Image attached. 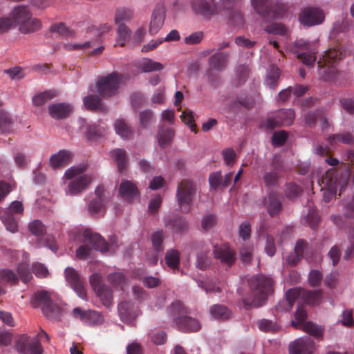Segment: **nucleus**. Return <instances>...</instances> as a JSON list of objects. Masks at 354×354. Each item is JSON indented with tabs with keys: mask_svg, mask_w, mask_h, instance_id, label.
I'll return each instance as SVG.
<instances>
[{
	"mask_svg": "<svg viewBox=\"0 0 354 354\" xmlns=\"http://www.w3.org/2000/svg\"><path fill=\"white\" fill-rule=\"evenodd\" d=\"M265 31L279 35H285L287 33V28L280 23H273L265 28Z\"/></svg>",
	"mask_w": 354,
	"mask_h": 354,
	"instance_id": "obj_64",
	"label": "nucleus"
},
{
	"mask_svg": "<svg viewBox=\"0 0 354 354\" xmlns=\"http://www.w3.org/2000/svg\"><path fill=\"white\" fill-rule=\"evenodd\" d=\"M95 198L88 204V209L91 214H97L104 209L106 203L109 201L103 186H97L95 190Z\"/></svg>",
	"mask_w": 354,
	"mask_h": 354,
	"instance_id": "obj_18",
	"label": "nucleus"
},
{
	"mask_svg": "<svg viewBox=\"0 0 354 354\" xmlns=\"http://www.w3.org/2000/svg\"><path fill=\"white\" fill-rule=\"evenodd\" d=\"M258 326L263 332H275L279 328L275 322L266 319L259 320L258 322Z\"/></svg>",
	"mask_w": 354,
	"mask_h": 354,
	"instance_id": "obj_62",
	"label": "nucleus"
},
{
	"mask_svg": "<svg viewBox=\"0 0 354 354\" xmlns=\"http://www.w3.org/2000/svg\"><path fill=\"white\" fill-rule=\"evenodd\" d=\"M322 290H307L302 289L301 299L305 303L310 305H318L322 298Z\"/></svg>",
	"mask_w": 354,
	"mask_h": 354,
	"instance_id": "obj_36",
	"label": "nucleus"
},
{
	"mask_svg": "<svg viewBox=\"0 0 354 354\" xmlns=\"http://www.w3.org/2000/svg\"><path fill=\"white\" fill-rule=\"evenodd\" d=\"M280 175L278 171L272 170L263 174V180L266 187H274L277 185Z\"/></svg>",
	"mask_w": 354,
	"mask_h": 354,
	"instance_id": "obj_57",
	"label": "nucleus"
},
{
	"mask_svg": "<svg viewBox=\"0 0 354 354\" xmlns=\"http://www.w3.org/2000/svg\"><path fill=\"white\" fill-rule=\"evenodd\" d=\"M154 121L153 113L151 110L142 111L139 114V123L142 128H147Z\"/></svg>",
	"mask_w": 354,
	"mask_h": 354,
	"instance_id": "obj_54",
	"label": "nucleus"
},
{
	"mask_svg": "<svg viewBox=\"0 0 354 354\" xmlns=\"http://www.w3.org/2000/svg\"><path fill=\"white\" fill-rule=\"evenodd\" d=\"M210 314L214 319L225 320L230 317V311L223 305L215 304L210 308Z\"/></svg>",
	"mask_w": 354,
	"mask_h": 354,
	"instance_id": "obj_45",
	"label": "nucleus"
},
{
	"mask_svg": "<svg viewBox=\"0 0 354 354\" xmlns=\"http://www.w3.org/2000/svg\"><path fill=\"white\" fill-rule=\"evenodd\" d=\"M336 171L328 170L322 178V183L327 187L328 192L332 195H335L339 187V183Z\"/></svg>",
	"mask_w": 354,
	"mask_h": 354,
	"instance_id": "obj_32",
	"label": "nucleus"
},
{
	"mask_svg": "<svg viewBox=\"0 0 354 354\" xmlns=\"http://www.w3.org/2000/svg\"><path fill=\"white\" fill-rule=\"evenodd\" d=\"M104 317L100 313L95 310H88L84 323L89 325H100L104 322Z\"/></svg>",
	"mask_w": 354,
	"mask_h": 354,
	"instance_id": "obj_58",
	"label": "nucleus"
},
{
	"mask_svg": "<svg viewBox=\"0 0 354 354\" xmlns=\"http://www.w3.org/2000/svg\"><path fill=\"white\" fill-rule=\"evenodd\" d=\"M56 95V93L53 91H47L42 92L32 98V103L35 106H41L47 101L53 98Z\"/></svg>",
	"mask_w": 354,
	"mask_h": 354,
	"instance_id": "obj_56",
	"label": "nucleus"
},
{
	"mask_svg": "<svg viewBox=\"0 0 354 354\" xmlns=\"http://www.w3.org/2000/svg\"><path fill=\"white\" fill-rule=\"evenodd\" d=\"M110 153L112 158L118 165V171L120 172L124 171L127 165V159L125 151L122 149H116L111 151Z\"/></svg>",
	"mask_w": 354,
	"mask_h": 354,
	"instance_id": "obj_40",
	"label": "nucleus"
},
{
	"mask_svg": "<svg viewBox=\"0 0 354 354\" xmlns=\"http://www.w3.org/2000/svg\"><path fill=\"white\" fill-rule=\"evenodd\" d=\"M51 32H56L64 37H73L75 32L73 30L66 26L63 23H57L52 25L50 28Z\"/></svg>",
	"mask_w": 354,
	"mask_h": 354,
	"instance_id": "obj_53",
	"label": "nucleus"
},
{
	"mask_svg": "<svg viewBox=\"0 0 354 354\" xmlns=\"http://www.w3.org/2000/svg\"><path fill=\"white\" fill-rule=\"evenodd\" d=\"M251 3L256 12L265 19L281 18L287 10L284 3L272 0H251Z\"/></svg>",
	"mask_w": 354,
	"mask_h": 354,
	"instance_id": "obj_5",
	"label": "nucleus"
},
{
	"mask_svg": "<svg viewBox=\"0 0 354 354\" xmlns=\"http://www.w3.org/2000/svg\"><path fill=\"white\" fill-rule=\"evenodd\" d=\"M42 24L40 19L33 17L32 14L30 18L20 26L19 32L22 34H30L39 30Z\"/></svg>",
	"mask_w": 354,
	"mask_h": 354,
	"instance_id": "obj_34",
	"label": "nucleus"
},
{
	"mask_svg": "<svg viewBox=\"0 0 354 354\" xmlns=\"http://www.w3.org/2000/svg\"><path fill=\"white\" fill-rule=\"evenodd\" d=\"M180 118L182 121L187 124L192 131H196V124L194 122V113L190 110L183 111Z\"/></svg>",
	"mask_w": 354,
	"mask_h": 354,
	"instance_id": "obj_61",
	"label": "nucleus"
},
{
	"mask_svg": "<svg viewBox=\"0 0 354 354\" xmlns=\"http://www.w3.org/2000/svg\"><path fill=\"white\" fill-rule=\"evenodd\" d=\"M165 227L174 234L182 235L189 230L187 219L178 214H167L163 217Z\"/></svg>",
	"mask_w": 354,
	"mask_h": 354,
	"instance_id": "obj_13",
	"label": "nucleus"
},
{
	"mask_svg": "<svg viewBox=\"0 0 354 354\" xmlns=\"http://www.w3.org/2000/svg\"><path fill=\"white\" fill-rule=\"evenodd\" d=\"M165 234L162 230L155 232L151 235V241L153 250L158 252H162V242L164 240Z\"/></svg>",
	"mask_w": 354,
	"mask_h": 354,
	"instance_id": "obj_59",
	"label": "nucleus"
},
{
	"mask_svg": "<svg viewBox=\"0 0 354 354\" xmlns=\"http://www.w3.org/2000/svg\"><path fill=\"white\" fill-rule=\"evenodd\" d=\"M73 111V106L67 103H56L48 106L49 115L54 119L60 120L69 116Z\"/></svg>",
	"mask_w": 354,
	"mask_h": 354,
	"instance_id": "obj_23",
	"label": "nucleus"
},
{
	"mask_svg": "<svg viewBox=\"0 0 354 354\" xmlns=\"http://www.w3.org/2000/svg\"><path fill=\"white\" fill-rule=\"evenodd\" d=\"M349 24L347 19L342 17L340 20H337L333 26L330 30L329 38L330 39L336 40L341 33H345L348 30Z\"/></svg>",
	"mask_w": 354,
	"mask_h": 354,
	"instance_id": "obj_38",
	"label": "nucleus"
},
{
	"mask_svg": "<svg viewBox=\"0 0 354 354\" xmlns=\"http://www.w3.org/2000/svg\"><path fill=\"white\" fill-rule=\"evenodd\" d=\"M223 9L228 11L231 21L236 26H241L243 24V18L241 12L236 7L239 0H221Z\"/></svg>",
	"mask_w": 354,
	"mask_h": 354,
	"instance_id": "obj_22",
	"label": "nucleus"
},
{
	"mask_svg": "<svg viewBox=\"0 0 354 354\" xmlns=\"http://www.w3.org/2000/svg\"><path fill=\"white\" fill-rule=\"evenodd\" d=\"M192 7L194 12L206 17L221 12V8L214 3V0H192Z\"/></svg>",
	"mask_w": 354,
	"mask_h": 354,
	"instance_id": "obj_17",
	"label": "nucleus"
},
{
	"mask_svg": "<svg viewBox=\"0 0 354 354\" xmlns=\"http://www.w3.org/2000/svg\"><path fill=\"white\" fill-rule=\"evenodd\" d=\"M15 120L12 116L4 110H0V132L10 133L13 131Z\"/></svg>",
	"mask_w": 354,
	"mask_h": 354,
	"instance_id": "obj_33",
	"label": "nucleus"
},
{
	"mask_svg": "<svg viewBox=\"0 0 354 354\" xmlns=\"http://www.w3.org/2000/svg\"><path fill=\"white\" fill-rule=\"evenodd\" d=\"M319 73L325 81L335 82L338 80L341 73L336 68L335 64H324L319 67Z\"/></svg>",
	"mask_w": 354,
	"mask_h": 354,
	"instance_id": "obj_31",
	"label": "nucleus"
},
{
	"mask_svg": "<svg viewBox=\"0 0 354 354\" xmlns=\"http://www.w3.org/2000/svg\"><path fill=\"white\" fill-rule=\"evenodd\" d=\"M274 281L272 278L257 274L248 279L250 293L242 298L245 308L259 307L267 299L269 294L273 292Z\"/></svg>",
	"mask_w": 354,
	"mask_h": 354,
	"instance_id": "obj_1",
	"label": "nucleus"
},
{
	"mask_svg": "<svg viewBox=\"0 0 354 354\" xmlns=\"http://www.w3.org/2000/svg\"><path fill=\"white\" fill-rule=\"evenodd\" d=\"M342 57V52L339 46L333 48H329L324 52L323 56L319 59L317 62L318 67L324 64H335L337 61L340 60Z\"/></svg>",
	"mask_w": 354,
	"mask_h": 354,
	"instance_id": "obj_27",
	"label": "nucleus"
},
{
	"mask_svg": "<svg viewBox=\"0 0 354 354\" xmlns=\"http://www.w3.org/2000/svg\"><path fill=\"white\" fill-rule=\"evenodd\" d=\"M138 68L142 72L149 73L161 71L163 69V66L161 63L153 61L151 59L144 58L138 62Z\"/></svg>",
	"mask_w": 354,
	"mask_h": 354,
	"instance_id": "obj_37",
	"label": "nucleus"
},
{
	"mask_svg": "<svg viewBox=\"0 0 354 354\" xmlns=\"http://www.w3.org/2000/svg\"><path fill=\"white\" fill-rule=\"evenodd\" d=\"M189 310L179 301L171 305L170 314L174 326L182 332H196L201 329V325L196 318L189 316Z\"/></svg>",
	"mask_w": 354,
	"mask_h": 354,
	"instance_id": "obj_2",
	"label": "nucleus"
},
{
	"mask_svg": "<svg viewBox=\"0 0 354 354\" xmlns=\"http://www.w3.org/2000/svg\"><path fill=\"white\" fill-rule=\"evenodd\" d=\"M108 279L113 286L122 289L127 283V278L122 272L111 273L108 276Z\"/></svg>",
	"mask_w": 354,
	"mask_h": 354,
	"instance_id": "obj_60",
	"label": "nucleus"
},
{
	"mask_svg": "<svg viewBox=\"0 0 354 354\" xmlns=\"http://www.w3.org/2000/svg\"><path fill=\"white\" fill-rule=\"evenodd\" d=\"M254 104V100L248 95L242 94L236 96V100L233 101L230 105V109L233 113L239 109V106H241L246 109H251Z\"/></svg>",
	"mask_w": 354,
	"mask_h": 354,
	"instance_id": "obj_35",
	"label": "nucleus"
},
{
	"mask_svg": "<svg viewBox=\"0 0 354 354\" xmlns=\"http://www.w3.org/2000/svg\"><path fill=\"white\" fill-rule=\"evenodd\" d=\"M0 279L10 285H16L19 281L17 274L12 270L3 269L0 271Z\"/></svg>",
	"mask_w": 354,
	"mask_h": 354,
	"instance_id": "obj_52",
	"label": "nucleus"
},
{
	"mask_svg": "<svg viewBox=\"0 0 354 354\" xmlns=\"http://www.w3.org/2000/svg\"><path fill=\"white\" fill-rule=\"evenodd\" d=\"M0 218L8 231L12 233L17 232L18 223L14 215L3 214L1 215Z\"/></svg>",
	"mask_w": 354,
	"mask_h": 354,
	"instance_id": "obj_50",
	"label": "nucleus"
},
{
	"mask_svg": "<svg viewBox=\"0 0 354 354\" xmlns=\"http://www.w3.org/2000/svg\"><path fill=\"white\" fill-rule=\"evenodd\" d=\"M266 204L267 205L268 213L271 216L279 214L282 208L280 196L274 192L268 194Z\"/></svg>",
	"mask_w": 354,
	"mask_h": 354,
	"instance_id": "obj_29",
	"label": "nucleus"
},
{
	"mask_svg": "<svg viewBox=\"0 0 354 354\" xmlns=\"http://www.w3.org/2000/svg\"><path fill=\"white\" fill-rule=\"evenodd\" d=\"M118 311L121 320L126 323L131 322L136 317L134 304L130 301L120 302Z\"/></svg>",
	"mask_w": 354,
	"mask_h": 354,
	"instance_id": "obj_26",
	"label": "nucleus"
},
{
	"mask_svg": "<svg viewBox=\"0 0 354 354\" xmlns=\"http://www.w3.org/2000/svg\"><path fill=\"white\" fill-rule=\"evenodd\" d=\"M15 348L20 354H42L43 348L37 338L32 339L26 334L21 335L15 342Z\"/></svg>",
	"mask_w": 354,
	"mask_h": 354,
	"instance_id": "obj_10",
	"label": "nucleus"
},
{
	"mask_svg": "<svg viewBox=\"0 0 354 354\" xmlns=\"http://www.w3.org/2000/svg\"><path fill=\"white\" fill-rule=\"evenodd\" d=\"M65 278L70 286L74 290L77 295L85 299L86 298V292L84 288V281L80 277L76 270L72 268L65 269Z\"/></svg>",
	"mask_w": 354,
	"mask_h": 354,
	"instance_id": "obj_16",
	"label": "nucleus"
},
{
	"mask_svg": "<svg viewBox=\"0 0 354 354\" xmlns=\"http://www.w3.org/2000/svg\"><path fill=\"white\" fill-rule=\"evenodd\" d=\"M118 41L117 43L120 46H124L125 43L129 41L131 35V30L125 24H118L117 29Z\"/></svg>",
	"mask_w": 354,
	"mask_h": 354,
	"instance_id": "obj_48",
	"label": "nucleus"
},
{
	"mask_svg": "<svg viewBox=\"0 0 354 354\" xmlns=\"http://www.w3.org/2000/svg\"><path fill=\"white\" fill-rule=\"evenodd\" d=\"M301 191V187L295 183H288L286 185V196L290 199L297 198Z\"/></svg>",
	"mask_w": 354,
	"mask_h": 354,
	"instance_id": "obj_63",
	"label": "nucleus"
},
{
	"mask_svg": "<svg viewBox=\"0 0 354 354\" xmlns=\"http://www.w3.org/2000/svg\"><path fill=\"white\" fill-rule=\"evenodd\" d=\"M280 70L275 65H271L267 73L266 84L270 88L275 89L278 85Z\"/></svg>",
	"mask_w": 354,
	"mask_h": 354,
	"instance_id": "obj_42",
	"label": "nucleus"
},
{
	"mask_svg": "<svg viewBox=\"0 0 354 354\" xmlns=\"http://www.w3.org/2000/svg\"><path fill=\"white\" fill-rule=\"evenodd\" d=\"M230 55V53L227 52H217L209 58V68L206 71V75L209 81L212 82L214 80L213 70L222 71L226 68Z\"/></svg>",
	"mask_w": 354,
	"mask_h": 354,
	"instance_id": "obj_15",
	"label": "nucleus"
},
{
	"mask_svg": "<svg viewBox=\"0 0 354 354\" xmlns=\"http://www.w3.org/2000/svg\"><path fill=\"white\" fill-rule=\"evenodd\" d=\"M95 292L105 307L110 308L112 306L113 293L111 289L108 286H100L99 290Z\"/></svg>",
	"mask_w": 354,
	"mask_h": 354,
	"instance_id": "obj_43",
	"label": "nucleus"
},
{
	"mask_svg": "<svg viewBox=\"0 0 354 354\" xmlns=\"http://www.w3.org/2000/svg\"><path fill=\"white\" fill-rule=\"evenodd\" d=\"M17 273L20 279L25 283L29 282L32 278V272H30L28 265L26 263H19L17 268Z\"/></svg>",
	"mask_w": 354,
	"mask_h": 354,
	"instance_id": "obj_55",
	"label": "nucleus"
},
{
	"mask_svg": "<svg viewBox=\"0 0 354 354\" xmlns=\"http://www.w3.org/2000/svg\"><path fill=\"white\" fill-rule=\"evenodd\" d=\"M301 288H295L290 289L286 293V299L280 301L277 306V310H290L295 301L299 297L301 298Z\"/></svg>",
	"mask_w": 354,
	"mask_h": 354,
	"instance_id": "obj_25",
	"label": "nucleus"
},
{
	"mask_svg": "<svg viewBox=\"0 0 354 354\" xmlns=\"http://www.w3.org/2000/svg\"><path fill=\"white\" fill-rule=\"evenodd\" d=\"M174 136V131L171 128L161 127L157 135L158 141L159 145L161 147H164L166 145L170 144L173 137Z\"/></svg>",
	"mask_w": 354,
	"mask_h": 354,
	"instance_id": "obj_41",
	"label": "nucleus"
},
{
	"mask_svg": "<svg viewBox=\"0 0 354 354\" xmlns=\"http://www.w3.org/2000/svg\"><path fill=\"white\" fill-rule=\"evenodd\" d=\"M165 261L169 268L178 270L180 267V252L176 249L167 250L165 253Z\"/></svg>",
	"mask_w": 354,
	"mask_h": 354,
	"instance_id": "obj_39",
	"label": "nucleus"
},
{
	"mask_svg": "<svg viewBox=\"0 0 354 354\" xmlns=\"http://www.w3.org/2000/svg\"><path fill=\"white\" fill-rule=\"evenodd\" d=\"M296 321H292V326L296 329H302L306 333L315 337H321L324 330L311 322H306L307 313L303 306H298L295 315Z\"/></svg>",
	"mask_w": 354,
	"mask_h": 354,
	"instance_id": "obj_9",
	"label": "nucleus"
},
{
	"mask_svg": "<svg viewBox=\"0 0 354 354\" xmlns=\"http://www.w3.org/2000/svg\"><path fill=\"white\" fill-rule=\"evenodd\" d=\"M208 250L202 251L196 254V267L200 270H205L211 266L212 261L208 256Z\"/></svg>",
	"mask_w": 354,
	"mask_h": 354,
	"instance_id": "obj_49",
	"label": "nucleus"
},
{
	"mask_svg": "<svg viewBox=\"0 0 354 354\" xmlns=\"http://www.w3.org/2000/svg\"><path fill=\"white\" fill-rule=\"evenodd\" d=\"M86 109L94 110H102L103 104L101 98L97 95H91L85 97L83 100Z\"/></svg>",
	"mask_w": 354,
	"mask_h": 354,
	"instance_id": "obj_46",
	"label": "nucleus"
},
{
	"mask_svg": "<svg viewBox=\"0 0 354 354\" xmlns=\"http://www.w3.org/2000/svg\"><path fill=\"white\" fill-rule=\"evenodd\" d=\"M86 169L84 166L71 167L64 174V177L70 179L66 194L77 195L84 191L91 183L92 178L88 174H82Z\"/></svg>",
	"mask_w": 354,
	"mask_h": 354,
	"instance_id": "obj_3",
	"label": "nucleus"
},
{
	"mask_svg": "<svg viewBox=\"0 0 354 354\" xmlns=\"http://www.w3.org/2000/svg\"><path fill=\"white\" fill-rule=\"evenodd\" d=\"M122 77V75L117 73L101 77L96 83L98 93L104 97L116 95Z\"/></svg>",
	"mask_w": 354,
	"mask_h": 354,
	"instance_id": "obj_7",
	"label": "nucleus"
},
{
	"mask_svg": "<svg viewBox=\"0 0 354 354\" xmlns=\"http://www.w3.org/2000/svg\"><path fill=\"white\" fill-rule=\"evenodd\" d=\"M299 19L304 26H313L322 24L325 19V15L319 8L307 7L301 11Z\"/></svg>",
	"mask_w": 354,
	"mask_h": 354,
	"instance_id": "obj_14",
	"label": "nucleus"
},
{
	"mask_svg": "<svg viewBox=\"0 0 354 354\" xmlns=\"http://www.w3.org/2000/svg\"><path fill=\"white\" fill-rule=\"evenodd\" d=\"M354 216V197L345 202L342 215H332L331 221L339 228L346 229L351 227Z\"/></svg>",
	"mask_w": 354,
	"mask_h": 354,
	"instance_id": "obj_12",
	"label": "nucleus"
},
{
	"mask_svg": "<svg viewBox=\"0 0 354 354\" xmlns=\"http://www.w3.org/2000/svg\"><path fill=\"white\" fill-rule=\"evenodd\" d=\"M134 17L132 9L127 7L117 8L114 12L113 21L115 24H125L131 21Z\"/></svg>",
	"mask_w": 354,
	"mask_h": 354,
	"instance_id": "obj_30",
	"label": "nucleus"
},
{
	"mask_svg": "<svg viewBox=\"0 0 354 354\" xmlns=\"http://www.w3.org/2000/svg\"><path fill=\"white\" fill-rule=\"evenodd\" d=\"M353 140V136L350 133H342L333 134L328 138V142L331 147H335L337 142L349 144Z\"/></svg>",
	"mask_w": 354,
	"mask_h": 354,
	"instance_id": "obj_47",
	"label": "nucleus"
},
{
	"mask_svg": "<svg viewBox=\"0 0 354 354\" xmlns=\"http://www.w3.org/2000/svg\"><path fill=\"white\" fill-rule=\"evenodd\" d=\"M119 193L125 201H131L139 195L138 189L133 182L123 180L119 187Z\"/></svg>",
	"mask_w": 354,
	"mask_h": 354,
	"instance_id": "obj_24",
	"label": "nucleus"
},
{
	"mask_svg": "<svg viewBox=\"0 0 354 354\" xmlns=\"http://www.w3.org/2000/svg\"><path fill=\"white\" fill-rule=\"evenodd\" d=\"M212 254L214 259L222 265L231 267L236 260V252L227 243L214 245Z\"/></svg>",
	"mask_w": 354,
	"mask_h": 354,
	"instance_id": "obj_11",
	"label": "nucleus"
},
{
	"mask_svg": "<svg viewBox=\"0 0 354 354\" xmlns=\"http://www.w3.org/2000/svg\"><path fill=\"white\" fill-rule=\"evenodd\" d=\"M115 129L116 133L123 138H129L132 133L131 127L122 119H118L116 120L115 123Z\"/></svg>",
	"mask_w": 354,
	"mask_h": 354,
	"instance_id": "obj_51",
	"label": "nucleus"
},
{
	"mask_svg": "<svg viewBox=\"0 0 354 354\" xmlns=\"http://www.w3.org/2000/svg\"><path fill=\"white\" fill-rule=\"evenodd\" d=\"M31 12L30 11L28 6H15L9 14V17L12 21V27L18 26L19 30H20V26L25 23L26 20L30 18Z\"/></svg>",
	"mask_w": 354,
	"mask_h": 354,
	"instance_id": "obj_21",
	"label": "nucleus"
},
{
	"mask_svg": "<svg viewBox=\"0 0 354 354\" xmlns=\"http://www.w3.org/2000/svg\"><path fill=\"white\" fill-rule=\"evenodd\" d=\"M85 242L91 244L93 249L106 252L107 251L114 252L119 246L118 239L115 235L111 236L109 242L105 240L97 233H93L90 230H85L83 232Z\"/></svg>",
	"mask_w": 354,
	"mask_h": 354,
	"instance_id": "obj_6",
	"label": "nucleus"
},
{
	"mask_svg": "<svg viewBox=\"0 0 354 354\" xmlns=\"http://www.w3.org/2000/svg\"><path fill=\"white\" fill-rule=\"evenodd\" d=\"M166 10L162 4H158L155 7L149 24V33L156 35L160 30L165 19Z\"/></svg>",
	"mask_w": 354,
	"mask_h": 354,
	"instance_id": "obj_20",
	"label": "nucleus"
},
{
	"mask_svg": "<svg viewBox=\"0 0 354 354\" xmlns=\"http://www.w3.org/2000/svg\"><path fill=\"white\" fill-rule=\"evenodd\" d=\"M31 303L34 308L42 306V313L47 319L56 321L61 319L62 309L53 301L47 291L36 292Z\"/></svg>",
	"mask_w": 354,
	"mask_h": 354,
	"instance_id": "obj_4",
	"label": "nucleus"
},
{
	"mask_svg": "<svg viewBox=\"0 0 354 354\" xmlns=\"http://www.w3.org/2000/svg\"><path fill=\"white\" fill-rule=\"evenodd\" d=\"M71 157L70 151L60 150L57 153L51 156L49 163L54 169L63 167L71 162Z\"/></svg>",
	"mask_w": 354,
	"mask_h": 354,
	"instance_id": "obj_28",
	"label": "nucleus"
},
{
	"mask_svg": "<svg viewBox=\"0 0 354 354\" xmlns=\"http://www.w3.org/2000/svg\"><path fill=\"white\" fill-rule=\"evenodd\" d=\"M196 193V186L192 181L184 180L178 186L176 198L184 213H189Z\"/></svg>",
	"mask_w": 354,
	"mask_h": 354,
	"instance_id": "obj_8",
	"label": "nucleus"
},
{
	"mask_svg": "<svg viewBox=\"0 0 354 354\" xmlns=\"http://www.w3.org/2000/svg\"><path fill=\"white\" fill-rule=\"evenodd\" d=\"M314 350V342L308 337L298 339L289 346L290 354H312Z\"/></svg>",
	"mask_w": 354,
	"mask_h": 354,
	"instance_id": "obj_19",
	"label": "nucleus"
},
{
	"mask_svg": "<svg viewBox=\"0 0 354 354\" xmlns=\"http://www.w3.org/2000/svg\"><path fill=\"white\" fill-rule=\"evenodd\" d=\"M279 122L281 125H291L295 119V111L292 109H283L279 110L277 113Z\"/></svg>",
	"mask_w": 354,
	"mask_h": 354,
	"instance_id": "obj_44",
	"label": "nucleus"
}]
</instances>
